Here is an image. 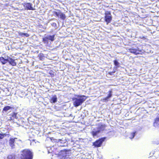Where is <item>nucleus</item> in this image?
<instances>
[{"instance_id": "1", "label": "nucleus", "mask_w": 159, "mask_h": 159, "mask_svg": "<svg viewBox=\"0 0 159 159\" xmlns=\"http://www.w3.org/2000/svg\"><path fill=\"white\" fill-rule=\"evenodd\" d=\"M22 155L24 157V159H33V153L29 150H23L22 151Z\"/></svg>"}, {"instance_id": "2", "label": "nucleus", "mask_w": 159, "mask_h": 159, "mask_svg": "<svg viewBox=\"0 0 159 159\" xmlns=\"http://www.w3.org/2000/svg\"><path fill=\"white\" fill-rule=\"evenodd\" d=\"M74 101L73 102V105L75 107H78L82 104L85 100L83 98H74Z\"/></svg>"}, {"instance_id": "3", "label": "nucleus", "mask_w": 159, "mask_h": 159, "mask_svg": "<svg viewBox=\"0 0 159 159\" xmlns=\"http://www.w3.org/2000/svg\"><path fill=\"white\" fill-rule=\"evenodd\" d=\"M128 50L130 52L133 53L136 55L141 54L142 52H143L142 50H139L137 47L135 48H134V47H132L131 48L129 49Z\"/></svg>"}, {"instance_id": "4", "label": "nucleus", "mask_w": 159, "mask_h": 159, "mask_svg": "<svg viewBox=\"0 0 159 159\" xmlns=\"http://www.w3.org/2000/svg\"><path fill=\"white\" fill-rule=\"evenodd\" d=\"M57 11V12L54 11L53 14L58 17L60 16V18L61 19L63 20H65L66 17L65 15L63 13H61L60 10H58Z\"/></svg>"}, {"instance_id": "5", "label": "nucleus", "mask_w": 159, "mask_h": 159, "mask_svg": "<svg viewBox=\"0 0 159 159\" xmlns=\"http://www.w3.org/2000/svg\"><path fill=\"white\" fill-rule=\"evenodd\" d=\"M105 20L107 24L110 23L112 19L111 16V13L108 11H106L105 12Z\"/></svg>"}, {"instance_id": "6", "label": "nucleus", "mask_w": 159, "mask_h": 159, "mask_svg": "<svg viewBox=\"0 0 159 159\" xmlns=\"http://www.w3.org/2000/svg\"><path fill=\"white\" fill-rule=\"evenodd\" d=\"M25 9L27 10H34L35 9L32 6V4L30 2L25 3L23 4Z\"/></svg>"}, {"instance_id": "7", "label": "nucleus", "mask_w": 159, "mask_h": 159, "mask_svg": "<svg viewBox=\"0 0 159 159\" xmlns=\"http://www.w3.org/2000/svg\"><path fill=\"white\" fill-rule=\"evenodd\" d=\"M17 139L16 138H10L9 141V143L10 146L13 148L15 146V139Z\"/></svg>"}, {"instance_id": "8", "label": "nucleus", "mask_w": 159, "mask_h": 159, "mask_svg": "<svg viewBox=\"0 0 159 159\" xmlns=\"http://www.w3.org/2000/svg\"><path fill=\"white\" fill-rule=\"evenodd\" d=\"M153 125L154 126L156 127L159 125V114L157 115V118L155 119Z\"/></svg>"}, {"instance_id": "9", "label": "nucleus", "mask_w": 159, "mask_h": 159, "mask_svg": "<svg viewBox=\"0 0 159 159\" xmlns=\"http://www.w3.org/2000/svg\"><path fill=\"white\" fill-rule=\"evenodd\" d=\"M9 64L13 66H16V63L15 61V60L12 59L11 57H9Z\"/></svg>"}, {"instance_id": "10", "label": "nucleus", "mask_w": 159, "mask_h": 159, "mask_svg": "<svg viewBox=\"0 0 159 159\" xmlns=\"http://www.w3.org/2000/svg\"><path fill=\"white\" fill-rule=\"evenodd\" d=\"M13 107H11L9 106H7L3 108L2 110V111H3L7 112V111L11 109H13Z\"/></svg>"}, {"instance_id": "11", "label": "nucleus", "mask_w": 159, "mask_h": 159, "mask_svg": "<svg viewBox=\"0 0 159 159\" xmlns=\"http://www.w3.org/2000/svg\"><path fill=\"white\" fill-rule=\"evenodd\" d=\"M99 132V129H98L97 130L93 131L91 132V134L93 137L97 135Z\"/></svg>"}, {"instance_id": "12", "label": "nucleus", "mask_w": 159, "mask_h": 159, "mask_svg": "<svg viewBox=\"0 0 159 159\" xmlns=\"http://www.w3.org/2000/svg\"><path fill=\"white\" fill-rule=\"evenodd\" d=\"M93 146L95 147H99V139H98L93 142Z\"/></svg>"}, {"instance_id": "13", "label": "nucleus", "mask_w": 159, "mask_h": 159, "mask_svg": "<svg viewBox=\"0 0 159 159\" xmlns=\"http://www.w3.org/2000/svg\"><path fill=\"white\" fill-rule=\"evenodd\" d=\"M57 98L56 96H55L54 97L51 98L50 100V101L52 103H55L57 101Z\"/></svg>"}, {"instance_id": "14", "label": "nucleus", "mask_w": 159, "mask_h": 159, "mask_svg": "<svg viewBox=\"0 0 159 159\" xmlns=\"http://www.w3.org/2000/svg\"><path fill=\"white\" fill-rule=\"evenodd\" d=\"M111 92L110 91V93L108 94L107 96L104 99H103V101L104 102H106L108 100V99L110 98L112 96V94Z\"/></svg>"}, {"instance_id": "15", "label": "nucleus", "mask_w": 159, "mask_h": 159, "mask_svg": "<svg viewBox=\"0 0 159 159\" xmlns=\"http://www.w3.org/2000/svg\"><path fill=\"white\" fill-rule=\"evenodd\" d=\"M39 59L41 61L44 60L45 58V57L44 54L41 53H40L39 54Z\"/></svg>"}, {"instance_id": "16", "label": "nucleus", "mask_w": 159, "mask_h": 159, "mask_svg": "<svg viewBox=\"0 0 159 159\" xmlns=\"http://www.w3.org/2000/svg\"><path fill=\"white\" fill-rule=\"evenodd\" d=\"M17 113L13 112L11 115V116L10 117V120H11L16 117Z\"/></svg>"}, {"instance_id": "17", "label": "nucleus", "mask_w": 159, "mask_h": 159, "mask_svg": "<svg viewBox=\"0 0 159 159\" xmlns=\"http://www.w3.org/2000/svg\"><path fill=\"white\" fill-rule=\"evenodd\" d=\"M47 37L48 39V40H49L52 41H53L54 40L55 35L53 34L52 35H48Z\"/></svg>"}, {"instance_id": "18", "label": "nucleus", "mask_w": 159, "mask_h": 159, "mask_svg": "<svg viewBox=\"0 0 159 159\" xmlns=\"http://www.w3.org/2000/svg\"><path fill=\"white\" fill-rule=\"evenodd\" d=\"M0 61L3 65L6 64V62L5 61V59L3 57H0Z\"/></svg>"}, {"instance_id": "19", "label": "nucleus", "mask_w": 159, "mask_h": 159, "mask_svg": "<svg viewBox=\"0 0 159 159\" xmlns=\"http://www.w3.org/2000/svg\"><path fill=\"white\" fill-rule=\"evenodd\" d=\"M43 41L44 43H48V39L47 37L43 38Z\"/></svg>"}, {"instance_id": "20", "label": "nucleus", "mask_w": 159, "mask_h": 159, "mask_svg": "<svg viewBox=\"0 0 159 159\" xmlns=\"http://www.w3.org/2000/svg\"><path fill=\"white\" fill-rule=\"evenodd\" d=\"M106 139V137H104L101 139H100V147L101 146V144H102V142L105 141Z\"/></svg>"}, {"instance_id": "21", "label": "nucleus", "mask_w": 159, "mask_h": 159, "mask_svg": "<svg viewBox=\"0 0 159 159\" xmlns=\"http://www.w3.org/2000/svg\"><path fill=\"white\" fill-rule=\"evenodd\" d=\"M114 64L115 66L116 67H118L119 65V63L117 61V60H115L114 61Z\"/></svg>"}, {"instance_id": "22", "label": "nucleus", "mask_w": 159, "mask_h": 159, "mask_svg": "<svg viewBox=\"0 0 159 159\" xmlns=\"http://www.w3.org/2000/svg\"><path fill=\"white\" fill-rule=\"evenodd\" d=\"M66 150H63L61 151V153L62 154L64 153L65 155H62L63 157H64L66 156Z\"/></svg>"}, {"instance_id": "23", "label": "nucleus", "mask_w": 159, "mask_h": 159, "mask_svg": "<svg viewBox=\"0 0 159 159\" xmlns=\"http://www.w3.org/2000/svg\"><path fill=\"white\" fill-rule=\"evenodd\" d=\"M49 73L51 77H53L54 76V72L53 71H50Z\"/></svg>"}, {"instance_id": "24", "label": "nucleus", "mask_w": 159, "mask_h": 159, "mask_svg": "<svg viewBox=\"0 0 159 159\" xmlns=\"http://www.w3.org/2000/svg\"><path fill=\"white\" fill-rule=\"evenodd\" d=\"M7 133H8L7 134H6L5 133L2 134V135H3L4 136V137L6 136L7 135L8 136H10L9 132H7Z\"/></svg>"}, {"instance_id": "25", "label": "nucleus", "mask_w": 159, "mask_h": 159, "mask_svg": "<svg viewBox=\"0 0 159 159\" xmlns=\"http://www.w3.org/2000/svg\"><path fill=\"white\" fill-rule=\"evenodd\" d=\"M9 57H7V59H5V61L6 62V63L7 62H9Z\"/></svg>"}, {"instance_id": "26", "label": "nucleus", "mask_w": 159, "mask_h": 159, "mask_svg": "<svg viewBox=\"0 0 159 159\" xmlns=\"http://www.w3.org/2000/svg\"><path fill=\"white\" fill-rule=\"evenodd\" d=\"M135 133H136V132L135 133H131V135L132 136V138H130L131 139H132L134 137V136H135Z\"/></svg>"}, {"instance_id": "27", "label": "nucleus", "mask_w": 159, "mask_h": 159, "mask_svg": "<svg viewBox=\"0 0 159 159\" xmlns=\"http://www.w3.org/2000/svg\"><path fill=\"white\" fill-rule=\"evenodd\" d=\"M4 136L2 134L0 133V139H3L4 138Z\"/></svg>"}, {"instance_id": "28", "label": "nucleus", "mask_w": 159, "mask_h": 159, "mask_svg": "<svg viewBox=\"0 0 159 159\" xmlns=\"http://www.w3.org/2000/svg\"><path fill=\"white\" fill-rule=\"evenodd\" d=\"M19 34L21 36H24V33L20 32L19 33Z\"/></svg>"}, {"instance_id": "29", "label": "nucleus", "mask_w": 159, "mask_h": 159, "mask_svg": "<svg viewBox=\"0 0 159 159\" xmlns=\"http://www.w3.org/2000/svg\"><path fill=\"white\" fill-rule=\"evenodd\" d=\"M24 36H25L26 37H28L30 35H29V34H28L27 33H24Z\"/></svg>"}, {"instance_id": "30", "label": "nucleus", "mask_w": 159, "mask_h": 159, "mask_svg": "<svg viewBox=\"0 0 159 159\" xmlns=\"http://www.w3.org/2000/svg\"><path fill=\"white\" fill-rule=\"evenodd\" d=\"M101 126H102V127H103V128H101V127H100V130H103V129H104V128H104V126H103V125H101Z\"/></svg>"}]
</instances>
